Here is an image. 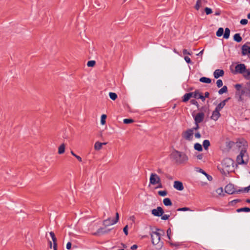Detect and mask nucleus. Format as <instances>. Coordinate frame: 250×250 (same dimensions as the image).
Wrapping results in <instances>:
<instances>
[{
  "instance_id": "f257e3e1",
  "label": "nucleus",
  "mask_w": 250,
  "mask_h": 250,
  "mask_svg": "<svg viewBox=\"0 0 250 250\" xmlns=\"http://www.w3.org/2000/svg\"><path fill=\"white\" fill-rule=\"evenodd\" d=\"M171 158L178 164H184L188 160V157L185 153L177 150L171 153Z\"/></svg>"
},
{
  "instance_id": "f03ea898",
  "label": "nucleus",
  "mask_w": 250,
  "mask_h": 250,
  "mask_svg": "<svg viewBox=\"0 0 250 250\" xmlns=\"http://www.w3.org/2000/svg\"><path fill=\"white\" fill-rule=\"evenodd\" d=\"M157 231H160L162 232V234L157 231H152L151 233V242L153 245L157 246V249H160L163 246V242H160V236L161 235H163L165 233L164 230L156 229Z\"/></svg>"
},
{
  "instance_id": "7ed1b4c3",
  "label": "nucleus",
  "mask_w": 250,
  "mask_h": 250,
  "mask_svg": "<svg viewBox=\"0 0 250 250\" xmlns=\"http://www.w3.org/2000/svg\"><path fill=\"white\" fill-rule=\"evenodd\" d=\"M234 162L230 158H225L223 160L222 165V170L225 174L234 171Z\"/></svg>"
},
{
  "instance_id": "20e7f679",
  "label": "nucleus",
  "mask_w": 250,
  "mask_h": 250,
  "mask_svg": "<svg viewBox=\"0 0 250 250\" xmlns=\"http://www.w3.org/2000/svg\"><path fill=\"white\" fill-rule=\"evenodd\" d=\"M246 150L242 149L239 155L237 156L236 161L239 164H246L248 162V155L246 154Z\"/></svg>"
},
{
  "instance_id": "39448f33",
  "label": "nucleus",
  "mask_w": 250,
  "mask_h": 250,
  "mask_svg": "<svg viewBox=\"0 0 250 250\" xmlns=\"http://www.w3.org/2000/svg\"><path fill=\"white\" fill-rule=\"evenodd\" d=\"M225 190L226 193L229 194H232L234 193H239L242 192V189L237 190L234 186L231 184L227 185L225 188Z\"/></svg>"
},
{
  "instance_id": "423d86ee",
  "label": "nucleus",
  "mask_w": 250,
  "mask_h": 250,
  "mask_svg": "<svg viewBox=\"0 0 250 250\" xmlns=\"http://www.w3.org/2000/svg\"><path fill=\"white\" fill-rule=\"evenodd\" d=\"M119 219V215L118 212L116 213V217L114 220H111L110 218H108L107 219L104 220L103 224L104 227H106L109 226L110 225H113L117 223Z\"/></svg>"
},
{
  "instance_id": "0eeeda50",
  "label": "nucleus",
  "mask_w": 250,
  "mask_h": 250,
  "mask_svg": "<svg viewBox=\"0 0 250 250\" xmlns=\"http://www.w3.org/2000/svg\"><path fill=\"white\" fill-rule=\"evenodd\" d=\"M199 94L198 90H195L194 92H190L188 93L185 94L183 97V102H188L191 97H194V98H198V95Z\"/></svg>"
},
{
  "instance_id": "6e6552de",
  "label": "nucleus",
  "mask_w": 250,
  "mask_h": 250,
  "mask_svg": "<svg viewBox=\"0 0 250 250\" xmlns=\"http://www.w3.org/2000/svg\"><path fill=\"white\" fill-rule=\"evenodd\" d=\"M161 179L156 173H152L150 176L149 182L150 184L155 185L157 184V183H160Z\"/></svg>"
},
{
  "instance_id": "1a4fd4ad",
  "label": "nucleus",
  "mask_w": 250,
  "mask_h": 250,
  "mask_svg": "<svg viewBox=\"0 0 250 250\" xmlns=\"http://www.w3.org/2000/svg\"><path fill=\"white\" fill-rule=\"evenodd\" d=\"M151 213L154 216L160 217L164 214V211L161 207H158L157 208L152 209Z\"/></svg>"
},
{
  "instance_id": "9d476101",
  "label": "nucleus",
  "mask_w": 250,
  "mask_h": 250,
  "mask_svg": "<svg viewBox=\"0 0 250 250\" xmlns=\"http://www.w3.org/2000/svg\"><path fill=\"white\" fill-rule=\"evenodd\" d=\"M193 131L191 129H189L183 133V137L187 140L190 141L192 139Z\"/></svg>"
},
{
  "instance_id": "9b49d317",
  "label": "nucleus",
  "mask_w": 250,
  "mask_h": 250,
  "mask_svg": "<svg viewBox=\"0 0 250 250\" xmlns=\"http://www.w3.org/2000/svg\"><path fill=\"white\" fill-rule=\"evenodd\" d=\"M246 70V67L245 65L243 63H240L237 64L235 66V71L236 72L239 73L240 74H244L245 71Z\"/></svg>"
},
{
  "instance_id": "f8f14e48",
  "label": "nucleus",
  "mask_w": 250,
  "mask_h": 250,
  "mask_svg": "<svg viewBox=\"0 0 250 250\" xmlns=\"http://www.w3.org/2000/svg\"><path fill=\"white\" fill-rule=\"evenodd\" d=\"M204 113L203 112L198 113L197 115L194 117L195 123H200L204 119Z\"/></svg>"
},
{
  "instance_id": "ddd939ff",
  "label": "nucleus",
  "mask_w": 250,
  "mask_h": 250,
  "mask_svg": "<svg viewBox=\"0 0 250 250\" xmlns=\"http://www.w3.org/2000/svg\"><path fill=\"white\" fill-rule=\"evenodd\" d=\"M173 187L175 189L180 191H181L184 189L183 183L178 181H176L174 182Z\"/></svg>"
},
{
  "instance_id": "4468645a",
  "label": "nucleus",
  "mask_w": 250,
  "mask_h": 250,
  "mask_svg": "<svg viewBox=\"0 0 250 250\" xmlns=\"http://www.w3.org/2000/svg\"><path fill=\"white\" fill-rule=\"evenodd\" d=\"M111 230V229H106V230H104V228H99L97 231L94 233H93V235H100V234H105V233H108L110 230Z\"/></svg>"
},
{
  "instance_id": "2eb2a0df",
  "label": "nucleus",
  "mask_w": 250,
  "mask_h": 250,
  "mask_svg": "<svg viewBox=\"0 0 250 250\" xmlns=\"http://www.w3.org/2000/svg\"><path fill=\"white\" fill-rule=\"evenodd\" d=\"M242 54L243 55H246L247 54H250V47L246 44L242 46Z\"/></svg>"
},
{
  "instance_id": "dca6fc26",
  "label": "nucleus",
  "mask_w": 250,
  "mask_h": 250,
  "mask_svg": "<svg viewBox=\"0 0 250 250\" xmlns=\"http://www.w3.org/2000/svg\"><path fill=\"white\" fill-rule=\"evenodd\" d=\"M220 111L216 109L213 111L212 115L211 116V119L214 121H216L218 120L219 117L220 116Z\"/></svg>"
},
{
  "instance_id": "f3484780",
  "label": "nucleus",
  "mask_w": 250,
  "mask_h": 250,
  "mask_svg": "<svg viewBox=\"0 0 250 250\" xmlns=\"http://www.w3.org/2000/svg\"><path fill=\"white\" fill-rule=\"evenodd\" d=\"M224 72L221 69H216L213 73V76L215 79H218L220 77H222L224 75Z\"/></svg>"
},
{
  "instance_id": "a211bd4d",
  "label": "nucleus",
  "mask_w": 250,
  "mask_h": 250,
  "mask_svg": "<svg viewBox=\"0 0 250 250\" xmlns=\"http://www.w3.org/2000/svg\"><path fill=\"white\" fill-rule=\"evenodd\" d=\"M245 91L244 89H242L241 91H237L236 92V97L238 98V101H242L243 99L242 96L245 94Z\"/></svg>"
},
{
  "instance_id": "6ab92c4d",
  "label": "nucleus",
  "mask_w": 250,
  "mask_h": 250,
  "mask_svg": "<svg viewBox=\"0 0 250 250\" xmlns=\"http://www.w3.org/2000/svg\"><path fill=\"white\" fill-rule=\"evenodd\" d=\"M229 99V98L223 101L220 104H219L216 107L215 109H217L219 111H220L225 105L226 102Z\"/></svg>"
},
{
  "instance_id": "aec40b11",
  "label": "nucleus",
  "mask_w": 250,
  "mask_h": 250,
  "mask_svg": "<svg viewBox=\"0 0 250 250\" xmlns=\"http://www.w3.org/2000/svg\"><path fill=\"white\" fill-rule=\"evenodd\" d=\"M199 170H198L199 172L203 174L204 175H205L207 179L209 180V181H211L212 180V177L211 176L208 175V174H207L204 170H203L201 168H198Z\"/></svg>"
},
{
  "instance_id": "412c9836",
  "label": "nucleus",
  "mask_w": 250,
  "mask_h": 250,
  "mask_svg": "<svg viewBox=\"0 0 250 250\" xmlns=\"http://www.w3.org/2000/svg\"><path fill=\"white\" fill-rule=\"evenodd\" d=\"M233 39L235 41H236L237 42H240L242 40V39L241 37L240 36V35L239 33L235 34L233 36Z\"/></svg>"
},
{
  "instance_id": "4be33fe9",
  "label": "nucleus",
  "mask_w": 250,
  "mask_h": 250,
  "mask_svg": "<svg viewBox=\"0 0 250 250\" xmlns=\"http://www.w3.org/2000/svg\"><path fill=\"white\" fill-rule=\"evenodd\" d=\"M65 151V145L64 144H62L58 148V153L62 154Z\"/></svg>"
},
{
  "instance_id": "5701e85b",
  "label": "nucleus",
  "mask_w": 250,
  "mask_h": 250,
  "mask_svg": "<svg viewBox=\"0 0 250 250\" xmlns=\"http://www.w3.org/2000/svg\"><path fill=\"white\" fill-rule=\"evenodd\" d=\"M163 203L166 206H169L172 205V202L170 199L168 198H165L163 200Z\"/></svg>"
},
{
  "instance_id": "b1692460",
  "label": "nucleus",
  "mask_w": 250,
  "mask_h": 250,
  "mask_svg": "<svg viewBox=\"0 0 250 250\" xmlns=\"http://www.w3.org/2000/svg\"><path fill=\"white\" fill-rule=\"evenodd\" d=\"M200 81L202 83H209L211 80L210 79L206 77H202L200 79Z\"/></svg>"
},
{
  "instance_id": "393cba45",
  "label": "nucleus",
  "mask_w": 250,
  "mask_h": 250,
  "mask_svg": "<svg viewBox=\"0 0 250 250\" xmlns=\"http://www.w3.org/2000/svg\"><path fill=\"white\" fill-rule=\"evenodd\" d=\"M102 146H103V144H102V143H100L99 142H97L95 144L94 148L96 150H99L101 149Z\"/></svg>"
},
{
  "instance_id": "a878e982",
  "label": "nucleus",
  "mask_w": 250,
  "mask_h": 250,
  "mask_svg": "<svg viewBox=\"0 0 250 250\" xmlns=\"http://www.w3.org/2000/svg\"><path fill=\"white\" fill-rule=\"evenodd\" d=\"M230 35V30L228 28H226L225 30V33L223 35V38L225 39H228Z\"/></svg>"
},
{
  "instance_id": "bb28decb",
  "label": "nucleus",
  "mask_w": 250,
  "mask_h": 250,
  "mask_svg": "<svg viewBox=\"0 0 250 250\" xmlns=\"http://www.w3.org/2000/svg\"><path fill=\"white\" fill-rule=\"evenodd\" d=\"M203 146L205 150L208 149V146H210V142L208 140H205L203 141Z\"/></svg>"
},
{
  "instance_id": "cd10ccee",
  "label": "nucleus",
  "mask_w": 250,
  "mask_h": 250,
  "mask_svg": "<svg viewBox=\"0 0 250 250\" xmlns=\"http://www.w3.org/2000/svg\"><path fill=\"white\" fill-rule=\"evenodd\" d=\"M228 91V87L227 86L224 85L222 88L218 91V93L220 95L226 93Z\"/></svg>"
},
{
  "instance_id": "c85d7f7f",
  "label": "nucleus",
  "mask_w": 250,
  "mask_h": 250,
  "mask_svg": "<svg viewBox=\"0 0 250 250\" xmlns=\"http://www.w3.org/2000/svg\"><path fill=\"white\" fill-rule=\"evenodd\" d=\"M194 147L195 149L199 151H201L203 150L202 146L199 143L195 144Z\"/></svg>"
},
{
  "instance_id": "c756f323",
  "label": "nucleus",
  "mask_w": 250,
  "mask_h": 250,
  "mask_svg": "<svg viewBox=\"0 0 250 250\" xmlns=\"http://www.w3.org/2000/svg\"><path fill=\"white\" fill-rule=\"evenodd\" d=\"M249 212L250 211V208L245 207V208H240L237 209V212Z\"/></svg>"
},
{
  "instance_id": "7c9ffc66",
  "label": "nucleus",
  "mask_w": 250,
  "mask_h": 250,
  "mask_svg": "<svg viewBox=\"0 0 250 250\" xmlns=\"http://www.w3.org/2000/svg\"><path fill=\"white\" fill-rule=\"evenodd\" d=\"M223 33L224 29L222 27H220L216 32V36L217 37H221L223 35Z\"/></svg>"
},
{
  "instance_id": "2f4dec72",
  "label": "nucleus",
  "mask_w": 250,
  "mask_h": 250,
  "mask_svg": "<svg viewBox=\"0 0 250 250\" xmlns=\"http://www.w3.org/2000/svg\"><path fill=\"white\" fill-rule=\"evenodd\" d=\"M109 97L112 100H115L117 98V95L116 93H113V92H110L109 93Z\"/></svg>"
},
{
  "instance_id": "473e14b6",
  "label": "nucleus",
  "mask_w": 250,
  "mask_h": 250,
  "mask_svg": "<svg viewBox=\"0 0 250 250\" xmlns=\"http://www.w3.org/2000/svg\"><path fill=\"white\" fill-rule=\"evenodd\" d=\"M243 75L245 78L249 79L250 76V69H247L246 68V70L245 71V73Z\"/></svg>"
},
{
  "instance_id": "72a5a7b5",
  "label": "nucleus",
  "mask_w": 250,
  "mask_h": 250,
  "mask_svg": "<svg viewBox=\"0 0 250 250\" xmlns=\"http://www.w3.org/2000/svg\"><path fill=\"white\" fill-rule=\"evenodd\" d=\"M123 122L125 124H128L134 122V120L132 119H125Z\"/></svg>"
},
{
  "instance_id": "f704fd0d",
  "label": "nucleus",
  "mask_w": 250,
  "mask_h": 250,
  "mask_svg": "<svg viewBox=\"0 0 250 250\" xmlns=\"http://www.w3.org/2000/svg\"><path fill=\"white\" fill-rule=\"evenodd\" d=\"M106 118V115L105 114H103L101 116V123L102 125H104L105 123V119Z\"/></svg>"
},
{
  "instance_id": "c9c22d12",
  "label": "nucleus",
  "mask_w": 250,
  "mask_h": 250,
  "mask_svg": "<svg viewBox=\"0 0 250 250\" xmlns=\"http://www.w3.org/2000/svg\"><path fill=\"white\" fill-rule=\"evenodd\" d=\"M96 62L95 61H89L87 62V65L88 67H93L95 65Z\"/></svg>"
},
{
  "instance_id": "e433bc0d",
  "label": "nucleus",
  "mask_w": 250,
  "mask_h": 250,
  "mask_svg": "<svg viewBox=\"0 0 250 250\" xmlns=\"http://www.w3.org/2000/svg\"><path fill=\"white\" fill-rule=\"evenodd\" d=\"M205 12L207 15H209L212 13L211 9L208 7H206L205 8Z\"/></svg>"
},
{
  "instance_id": "4c0bfd02",
  "label": "nucleus",
  "mask_w": 250,
  "mask_h": 250,
  "mask_svg": "<svg viewBox=\"0 0 250 250\" xmlns=\"http://www.w3.org/2000/svg\"><path fill=\"white\" fill-rule=\"evenodd\" d=\"M53 242H57V239L55 237V234L53 232L51 231L49 233Z\"/></svg>"
},
{
  "instance_id": "58836bf2",
  "label": "nucleus",
  "mask_w": 250,
  "mask_h": 250,
  "mask_svg": "<svg viewBox=\"0 0 250 250\" xmlns=\"http://www.w3.org/2000/svg\"><path fill=\"white\" fill-rule=\"evenodd\" d=\"M167 191L166 190L158 191V194L161 196H165L167 195Z\"/></svg>"
},
{
  "instance_id": "ea45409f",
  "label": "nucleus",
  "mask_w": 250,
  "mask_h": 250,
  "mask_svg": "<svg viewBox=\"0 0 250 250\" xmlns=\"http://www.w3.org/2000/svg\"><path fill=\"white\" fill-rule=\"evenodd\" d=\"M216 84L218 87H221L223 86V82L221 80H218L216 82Z\"/></svg>"
},
{
  "instance_id": "a19ab883",
  "label": "nucleus",
  "mask_w": 250,
  "mask_h": 250,
  "mask_svg": "<svg viewBox=\"0 0 250 250\" xmlns=\"http://www.w3.org/2000/svg\"><path fill=\"white\" fill-rule=\"evenodd\" d=\"M190 210V209L188 208L184 207L182 208H179L177 209V211H189Z\"/></svg>"
},
{
  "instance_id": "79ce46f5",
  "label": "nucleus",
  "mask_w": 250,
  "mask_h": 250,
  "mask_svg": "<svg viewBox=\"0 0 250 250\" xmlns=\"http://www.w3.org/2000/svg\"><path fill=\"white\" fill-rule=\"evenodd\" d=\"M234 87L236 88V89L237 90V91H239L242 90V89H241V88L242 87V85L240 84H239V83L236 84L235 85Z\"/></svg>"
},
{
  "instance_id": "37998d69",
  "label": "nucleus",
  "mask_w": 250,
  "mask_h": 250,
  "mask_svg": "<svg viewBox=\"0 0 250 250\" xmlns=\"http://www.w3.org/2000/svg\"><path fill=\"white\" fill-rule=\"evenodd\" d=\"M170 217V215L169 214H165L164 215L161 216V219L164 220H166L168 219L169 217Z\"/></svg>"
},
{
  "instance_id": "c03bdc74",
  "label": "nucleus",
  "mask_w": 250,
  "mask_h": 250,
  "mask_svg": "<svg viewBox=\"0 0 250 250\" xmlns=\"http://www.w3.org/2000/svg\"><path fill=\"white\" fill-rule=\"evenodd\" d=\"M201 5H202V3L197 1L196 4L195 6V8L196 10H198L199 9L200 7L201 6Z\"/></svg>"
},
{
  "instance_id": "a18cd8bd",
  "label": "nucleus",
  "mask_w": 250,
  "mask_h": 250,
  "mask_svg": "<svg viewBox=\"0 0 250 250\" xmlns=\"http://www.w3.org/2000/svg\"><path fill=\"white\" fill-rule=\"evenodd\" d=\"M167 236L168 238L169 239H171L170 235H171V230L170 228H169L167 229Z\"/></svg>"
},
{
  "instance_id": "49530a36",
  "label": "nucleus",
  "mask_w": 250,
  "mask_h": 250,
  "mask_svg": "<svg viewBox=\"0 0 250 250\" xmlns=\"http://www.w3.org/2000/svg\"><path fill=\"white\" fill-rule=\"evenodd\" d=\"M197 99H200L202 100V101H204L205 100V96H203L201 93L199 92L198 95V98Z\"/></svg>"
},
{
  "instance_id": "de8ad7c7",
  "label": "nucleus",
  "mask_w": 250,
  "mask_h": 250,
  "mask_svg": "<svg viewBox=\"0 0 250 250\" xmlns=\"http://www.w3.org/2000/svg\"><path fill=\"white\" fill-rule=\"evenodd\" d=\"M123 231L125 233V234L126 235H128V226L127 225H126L124 229H123Z\"/></svg>"
},
{
  "instance_id": "09e8293b",
  "label": "nucleus",
  "mask_w": 250,
  "mask_h": 250,
  "mask_svg": "<svg viewBox=\"0 0 250 250\" xmlns=\"http://www.w3.org/2000/svg\"><path fill=\"white\" fill-rule=\"evenodd\" d=\"M184 59L187 63H191V60L188 56H185Z\"/></svg>"
},
{
  "instance_id": "8fccbe9b",
  "label": "nucleus",
  "mask_w": 250,
  "mask_h": 250,
  "mask_svg": "<svg viewBox=\"0 0 250 250\" xmlns=\"http://www.w3.org/2000/svg\"><path fill=\"white\" fill-rule=\"evenodd\" d=\"M248 21L247 19H242L240 21V23L242 25H245L247 24Z\"/></svg>"
},
{
  "instance_id": "3c124183",
  "label": "nucleus",
  "mask_w": 250,
  "mask_h": 250,
  "mask_svg": "<svg viewBox=\"0 0 250 250\" xmlns=\"http://www.w3.org/2000/svg\"><path fill=\"white\" fill-rule=\"evenodd\" d=\"M195 124L196 125L195 126L191 128L193 130V131H194V130H197L199 128V123H195Z\"/></svg>"
},
{
  "instance_id": "603ef678",
  "label": "nucleus",
  "mask_w": 250,
  "mask_h": 250,
  "mask_svg": "<svg viewBox=\"0 0 250 250\" xmlns=\"http://www.w3.org/2000/svg\"><path fill=\"white\" fill-rule=\"evenodd\" d=\"M242 189L243 190L242 191L248 192L250 190V185L248 187Z\"/></svg>"
},
{
  "instance_id": "864d4df0",
  "label": "nucleus",
  "mask_w": 250,
  "mask_h": 250,
  "mask_svg": "<svg viewBox=\"0 0 250 250\" xmlns=\"http://www.w3.org/2000/svg\"><path fill=\"white\" fill-rule=\"evenodd\" d=\"M190 103L192 104L196 105L197 106H198V102L195 100H191L190 101Z\"/></svg>"
},
{
  "instance_id": "5fc2aeb1",
  "label": "nucleus",
  "mask_w": 250,
  "mask_h": 250,
  "mask_svg": "<svg viewBox=\"0 0 250 250\" xmlns=\"http://www.w3.org/2000/svg\"><path fill=\"white\" fill-rule=\"evenodd\" d=\"M183 53L184 55L188 54L189 55H191V53L189 52H188L187 49H184L183 51Z\"/></svg>"
},
{
  "instance_id": "6e6d98bb",
  "label": "nucleus",
  "mask_w": 250,
  "mask_h": 250,
  "mask_svg": "<svg viewBox=\"0 0 250 250\" xmlns=\"http://www.w3.org/2000/svg\"><path fill=\"white\" fill-rule=\"evenodd\" d=\"M169 244L171 246H175V247H178L180 245L179 243H173L172 242H169Z\"/></svg>"
},
{
  "instance_id": "4d7b16f0",
  "label": "nucleus",
  "mask_w": 250,
  "mask_h": 250,
  "mask_svg": "<svg viewBox=\"0 0 250 250\" xmlns=\"http://www.w3.org/2000/svg\"><path fill=\"white\" fill-rule=\"evenodd\" d=\"M71 242H68L66 244V248L68 250H70L71 248Z\"/></svg>"
},
{
  "instance_id": "13d9d810",
  "label": "nucleus",
  "mask_w": 250,
  "mask_h": 250,
  "mask_svg": "<svg viewBox=\"0 0 250 250\" xmlns=\"http://www.w3.org/2000/svg\"><path fill=\"white\" fill-rule=\"evenodd\" d=\"M216 191L218 193V194L220 195L221 193L223 192V188H219L218 189H217Z\"/></svg>"
},
{
  "instance_id": "bf43d9fd",
  "label": "nucleus",
  "mask_w": 250,
  "mask_h": 250,
  "mask_svg": "<svg viewBox=\"0 0 250 250\" xmlns=\"http://www.w3.org/2000/svg\"><path fill=\"white\" fill-rule=\"evenodd\" d=\"M53 249H54V250H57V242H53Z\"/></svg>"
},
{
  "instance_id": "052dcab7",
  "label": "nucleus",
  "mask_w": 250,
  "mask_h": 250,
  "mask_svg": "<svg viewBox=\"0 0 250 250\" xmlns=\"http://www.w3.org/2000/svg\"><path fill=\"white\" fill-rule=\"evenodd\" d=\"M201 134L199 132H196L195 134V137L196 138H200L201 137Z\"/></svg>"
},
{
  "instance_id": "680f3d73",
  "label": "nucleus",
  "mask_w": 250,
  "mask_h": 250,
  "mask_svg": "<svg viewBox=\"0 0 250 250\" xmlns=\"http://www.w3.org/2000/svg\"><path fill=\"white\" fill-rule=\"evenodd\" d=\"M137 248H138L137 245H133L132 246H131V250H136Z\"/></svg>"
},
{
  "instance_id": "e2e57ef3",
  "label": "nucleus",
  "mask_w": 250,
  "mask_h": 250,
  "mask_svg": "<svg viewBox=\"0 0 250 250\" xmlns=\"http://www.w3.org/2000/svg\"><path fill=\"white\" fill-rule=\"evenodd\" d=\"M157 184H158V186H157V188H162L163 186L161 181H160V183H157Z\"/></svg>"
},
{
  "instance_id": "0e129e2a",
  "label": "nucleus",
  "mask_w": 250,
  "mask_h": 250,
  "mask_svg": "<svg viewBox=\"0 0 250 250\" xmlns=\"http://www.w3.org/2000/svg\"><path fill=\"white\" fill-rule=\"evenodd\" d=\"M75 157H76L80 162L82 161L81 157L77 155H75Z\"/></svg>"
},
{
  "instance_id": "69168bd1",
  "label": "nucleus",
  "mask_w": 250,
  "mask_h": 250,
  "mask_svg": "<svg viewBox=\"0 0 250 250\" xmlns=\"http://www.w3.org/2000/svg\"><path fill=\"white\" fill-rule=\"evenodd\" d=\"M197 158L199 160H201L203 158V155L199 154L198 155H197Z\"/></svg>"
},
{
  "instance_id": "338daca9",
  "label": "nucleus",
  "mask_w": 250,
  "mask_h": 250,
  "mask_svg": "<svg viewBox=\"0 0 250 250\" xmlns=\"http://www.w3.org/2000/svg\"><path fill=\"white\" fill-rule=\"evenodd\" d=\"M157 171L158 173L159 174H162L163 173V171H162V170L161 169V168H158L157 170Z\"/></svg>"
},
{
  "instance_id": "774afa93",
  "label": "nucleus",
  "mask_w": 250,
  "mask_h": 250,
  "mask_svg": "<svg viewBox=\"0 0 250 250\" xmlns=\"http://www.w3.org/2000/svg\"><path fill=\"white\" fill-rule=\"evenodd\" d=\"M247 89L249 91L250 96V83L248 84V87H247Z\"/></svg>"
}]
</instances>
